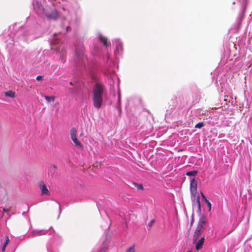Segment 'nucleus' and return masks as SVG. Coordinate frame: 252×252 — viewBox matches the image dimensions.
Wrapping results in <instances>:
<instances>
[{
    "label": "nucleus",
    "instance_id": "1",
    "mask_svg": "<svg viewBox=\"0 0 252 252\" xmlns=\"http://www.w3.org/2000/svg\"><path fill=\"white\" fill-rule=\"evenodd\" d=\"M106 90L100 83H96L93 87V104L95 108L99 109L103 102V96L105 94Z\"/></svg>",
    "mask_w": 252,
    "mask_h": 252
},
{
    "label": "nucleus",
    "instance_id": "2",
    "mask_svg": "<svg viewBox=\"0 0 252 252\" xmlns=\"http://www.w3.org/2000/svg\"><path fill=\"white\" fill-rule=\"evenodd\" d=\"M197 190V182L194 178L191 179L190 185V190L192 195V201L193 203V207L197 208V211H201V204L200 202L199 196L196 192Z\"/></svg>",
    "mask_w": 252,
    "mask_h": 252
},
{
    "label": "nucleus",
    "instance_id": "3",
    "mask_svg": "<svg viewBox=\"0 0 252 252\" xmlns=\"http://www.w3.org/2000/svg\"><path fill=\"white\" fill-rule=\"evenodd\" d=\"M33 6L34 9H37L39 12L40 11L43 10L44 12L46 17L48 19L52 20H56L59 17V14L54 8H50L49 10H47V11H44V10L42 7L41 4L37 1L33 2Z\"/></svg>",
    "mask_w": 252,
    "mask_h": 252
},
{
    "label": "nucleus",
    "instance_id": "4",
    "mask_svg": "<svg viewBox=\"0 0 252 252\" xmlns=\"http://www.w3.org/2000/svg\"><path fill=\"white\" fill-rule=\"evenodd\" d=\"M38 185L41 190V194L42 195H50V192L49 190L47 188L46 185L43 181H40L38 183Z\"/></svg>",
    "mask_w": 252,
    "mask_h": 252
},
{
    "label": "nucleus",
    "instance_id": "5",
    "mask_svg": "<svg viewBox=\"0 0 252 252\" xmlns=\"http://www.w3.org/2000/svg\"><path fill=\"white\" fill-rule=\"evenodd\" d=\"M77 130L74 127L70 129V137L76 147H79V140L77 137Z\"/></svg>",
    "mask_w": 252,
    "mask_h": 252
},
{
    "label": "nucleus",
    "instance_id": "6",
    "mask_svg": "<svg viewBox=\"0 0 252 252\" xmlns=\"http://www.w3.org/2000/svg\"><path fill=\"white\" fill-rule=\"evenodd\" d=\"M113 44H115L116 49L114 51V54L116 56L117 55L121 54L123 51V44L119 39H115L113 41Z\"/></svg>",
    "mask_w": 252,
    "mask_h": 252
},
{
    "label": "nucleus",
    "instance_id": "7",
    "mask_svg": "<svg viewBox=\"0 0 252 252\" xmlns=\"http://www.w3.org/2000/svg\"><path fill=\"white\" fill-rule=\"evenodd\" d=\"M47 230H33L31 233L29 234V237H33L39 236L42 235L46 234Z\"/></svg>",
    "mask_w": 252,
    "mask_h": 252
},
{
    "label": "nucleus",
    "instance_id": "8",
    "mask_svg": "<svg viewBox=\"0 0 252 252\" xmlns=\"http://www.w3.org/2000/svg\"><path fill=\"white\" fill-rule=\"evenodd\" d=\"M206 223V220L205 217L204 215H202L200 216L199 218L198 225L197 227L204 230L205 229V225Z\"/></svg>",
    "mask_w": 252,
    "mask_h": 252
},
{
    "label": "nucleus",
    "instance_id": "9",
    "mask_svg": "<svg viewBox=\"0 0 252 252\" xmlns=\"http://www.w3.org/2000/svg\"><path fill=\"white\" fill-rule=\"evenodd\" d=\"M205 241L204 237H202L198 242H196L195 249L196 251L201 250Z\"/></svg>",
    "mask_w": 252,
    "mask_h": 252
},
{
    "label": "nucleus",
    "instance_id": "10",
    "mask_svg": "<svg viewBox=\"0 0 252 252\" xmlns=\"http://www.w3.org/2000/svg\"><path fill=\"white\" fill-rule=\"evenodd\" d=\"M79 61V55L78 53V47L77 45H75V57L74 59V64L77 66V63Z\"/></svg>",
    "mask_w": 252,
    "mask_h": 252
},
{
    "label": "nucleus",
    "instance_id": "11",
    "mask_svg": "<svg viewBox=\"0 0 252 252\" xmlns=\"http://www.w3.org/2000/svg\"><path fill=\"white\" fill-rule=\"evenodd\" d=\"M98 38L100 41L103 42L104 46L107 47L108 43L107 42V39L105 37L103 36L101 34H99Z\"/></svg>",
    "mask_w": 252,
    "mask_h": 252
},
{
    "label": "nucleus",
    "instance_id": "12",
    "mask_svg": "<svg viewBox=\"0 0 252 252\" xmlns=\"http://www.w3.org/2000/svg\"><path fill=\"white\" fill-rule=\"evenodd\" d=\"M44 97L48 103L53 102L55 99V97L54 96H48L45 95Z\"/></svg>",
    "mask_w": 252,
    "mask_h": 252
},
{
    "label": "nucleus",
    "instance_id": "13",
    "mask_svg": "<svg viewBox=\"0 0 252 252\" xmlns=\"http://www.w3.org/2000/svg\"><path fill=\"white\" fill-rule=\"evenodd\" d=\"M5 95L7 97L13 98L15 97V93L12 91H8L5 93Z\"/></svg>",
    "mask_w": 252,
    "mask_h": 252
},
{
    "label": "nucleus",
    "instance_id": "14",
    "mask_svg": "<svg viewBox=\"0 0 252 252\" xmlns=\"http://www.w3.org/2000/svg\"><path fill=\"white\" fill-rule=\"evenodd\" d=\"M240 1L242 4V8L244 12L248 3V0H240Z\"/></svg>",
    "mask_w": 252,
    "mask_h": 252
},
{
    "label": "nucleus",
    "instance_id": "15",
    "mask_svg": "<svg viewBox=\"0 0 252 252\" xmlns=\"http://www.w3.org/2000/svg\"><path fill=\"white\" fill-rule=\"evenodd\" d=\"M197 174V171L193 170L191 171L188 172L186 173V175L188 176H195Z\"/></svg>",
    "mask_w": 252,
    "mask_h": 252
},
{
    "label": "nucleus",
    "instance_id": "16",
    "mask_svg": "<svg viewBox=\"0 0 252 252\" xmlns=\"http://www.w3.org/2000/svg\"><path fill=\"white\" fill-rule=\"evenodd\" d=\"M200 235V234L194 232V235L193 236V238H192L193 243L194 244L197 241V240L199 238Z\"/></svg>",
    "mask_w": 252,
    "mask_h": 252
},
{
    "label": "nucleus",
    "instance_id": "17",
    "mask_svg": "<svg viewBox=\"0 0 252 252\" xmlns=\"http://www.w3.org/2000/svg\"><path fill=\"white\" fill-rule=\"evenodd\" d=\"M94 51L95 52L94 54H96V53H97L99 51V50H100V46L99 45H97L96 44L94 45Z\"/></svg>",
    "mask_w": 252,
    "mask_h": 252
},
{
    "label": "nucleus",
    "instance_id": "18",
    "mask_svg": "<svg viewBox=\"0 0 252 252\" xmlns=\"http://www.w3.org/2000/svg\"><path fill=\"white\" fill-rule=\"evenodd\" d=\"M204 126L203 122H199L195 126V128H200Z\"/></svg>",
    "mask_w": 252,
    "mask_h": 252
},
{
    "label": "nucleus",
    "instance_id": "19",
    "mask_svg": "<svg viewBox=\"0 0 252 252\" xmlns=\"http://www.w3.org/2000/svg\"><path fill=\"white\" fill-rule=\"evenodd\" d=\"M126 252H135L134 246L133 245L129 248Z\"/></svg>",
    "mask_w": 252,
    "mask_h": 252
},
{
    "label": "nucleus",
    "instance_id": "20",
    "mask_svg": "<svg viewBox=\"0 0 252 252\" xmlns=\"http://www.w3.org/2000/svg\"><path fill=\"white\" fill-rule=\"evenodd\" d=\"M203 229L199 228L198 227H196V230L195 231V232L198 233L201 235V234L203 232Z\"/></svg>",
    "mask_w": 252,
    "mask_h": 252
},
{
    "label": "nucleus",
    "instance_id": "21",
    "mask_svg": "<svg viewBox=\"0 0 252 252\" xmlns=\"http://www.w3.org/2000/svg\"><path fill=\"white\" fill-rule=\"evenodd\" d=\"M107 250V247L105 246H103L98 252H106Z\"/></svg>",
    "mask_w": 252,
    "mask_h": 252
},
{
    "label": "nucleus",
    "instance_id": "22",
    "mask_svg": "<svg viewBox=\"0 0 252 252\" xmlns=\"http://www.w3.org/2000/svg\"><path fill=\"white\" fill-rule=\"evenodd\" d=\"M135 187H136L138 189H142L143 186L141 184H135Z\"/></svg>",
    "mask_w": 252,
    "mask_h": 252
},
{
    "label": "nucleus",
    "instance_id": "23",
    "mask_svg": "<svg viewBox=\"0 0 252 252\" xmlns=\"http://www.w3.org/2000/svg\"><path fill=\"white\" fill-rule=\"evenodd\" d=\"M206 204H207V206L208 208V209H209V211H210L211 209V203L209 201H206Z\"/></svg>",
    "mask_w": 252,
    "mask_h": 252
},
{
    "label": "nucleus",
    "instance_id": "24",
    "mask_svg": "<svg viewBox=\"0 0 252 252\" xmlns=\"http://www.w3.org/2000/svg\"><path fill=\"white\" fill-rule=\"evenodd\" d=\"M79 56H80V61L81 60V59L82 60V62L83 63L85 64V63H84V59H86V58L83 55H81V52L80 51V54H79Z\"/></svg>",
    "mask_w": 252,
    "mask_h": 252
},
{
    "label": "nucleus",
    "instance_id": "25",
    "mask_svg": "<svg viewBox=\"0 0 252 252\" xmlns=\"http://www.w3.org/2000/svg\"><path fill=\"white\" fill-rule=\"evenodd\" d=\"M9 242V239L8 237H6L5 242L3 244L4 245L7 246Z\"/></svg>",
    "mask_w": 252,
    "mask_h": 252
},
{
    "label": "nucleus",
    "instance_id": "26",
    "mask_svg": "<svg viewBox=\"0 0 252 252\" xmlns=\"http://www.w3.org/2000/svg\"><path fill=\"white\" fill-rule=\"evenodd\" d=\"M118 105H121V95L120 93H118Z\"/></svg>",
    "mask_w": 252,
    "mask_h": 252
},
{
    "label": "nucleus",
    "instance_id": "27",
    "mask_svg": "<svg viewBox=\"0 0 252 252\" xmlns=\"http://www.w3.org/2000/svg\"><path fill=\"white\" fill-rule=\"evenodd\" d=\"M29 32H28V31L25 32L24 33V36H25L26 38H28V37L29 36Z\"/></svg>",
    "mask_w": 252,
    "mask_h": 252
},
{
    "label": "nucleus",
    "instance_id": "28",
    "mask_svg": "<svg viewBox=\"0 0 252 252\" xmlns=\"http://www.w3.org/2000/svg\"><path fill=\"white\" fill-rule=\"evenodd\" d=\"M201 195H202V198H203L204 201L205 203H206V201H209L207 198L206 197H205V196L203 194V193H201Z\"/></svg>",
    "mask_w": 252,
    "mask_h": 252
},
{
    "label": "nucleus",
    "instance_id": "29",
    "mask_svg": "<svg viewBox=\"0 0 252 252\" xmlns=\"http://www.w3.org/2000/svg\"><path fill=\"white\" fill-rule=\"evenodd\" d=\"M154 221H155L154 220H151V221L148 224V226L149 227H151L152 226L153 224L154 223Z\"/></svg>",
    "mask_w": 252,
    "mask_h": 252
},
{
    "label": "nucleus",
    "instance_id": "30",
    "mask_svg": "<svg viewBox=\"0 0 252 252\" xmlns=\"http://www.w3.org/2000/svg\"><path fill=\"white\" fill-rule=\"evenodd\" d=\"M43 76H41V75H39L38 76L36 77V79L37 80V81H39L42 78Z\"/></svg>",
    "mask_w": 252,
    "mask_h": 252
},
{
    "label": "nucleus",
    "instance_id": "31",
    "mask_svg": "<svg viewBox=\"0 0 252 252\" xmlns=\"http://www.w3.org/2000/svg\"><path fill=\"white\" fill-rule=\"evenodd\" d=\"M6 246H6V245H3V246L2 247V249H1V251L2 252H4L5 251Z\"/></svg>",
    "mask_w": 252,
    "mask_h": 252
},
{
    "label": "nucleus",
    "instance_id": "32",
    "mask_svg": "<svg viewBox=\"0 0 252 252\" xmlns=\"http://www.w3.org/2000/svg\"><path fill=\"white\" fill-rule=\"evenodd\" d=\"M117 109H118V110L119 111V113H121V105H118V107H117Z\"/></svg>",
    "mask_w": 252,
    "mask_h": 252
},
{
    "label": "nucleus",
    "instance_id": "33",
    "mask_svg": "<svg viewBox=\"0 0 252 252\" xmlns=\"http://www.w3.org/2000/svg\"><path fill=\"white\" fill-rule=\"evenodd\" d=\"M3 211L5 212H8L9 211V209L6 208H3Z\"/></svg>",
    "mask_w": 252,
    "mask_h": 252
},
{
    "label": "nucleus",
    "instance_id": "34",
    "mask_svg": "<svg viewBox=\"0 0 252 252\" xmlns=\"http://www.w3.org/2000/svg\"><path fill=\"white\" fill-rule=\"evenodd\" d=\"M61 61L63 62H64V59L63 58V56H61Z\"/></svg>",
    "mask_w": 252,
    "mask_h": 252
},
{
    "label": "nucleus",
    "instance_id": "35",
    "mask_svg": "<svg viewBox=\"0 0 252 252\" xmlns=\"http://www.w3.org/2000/svg\"><path fill=\"white\" fill-rule=\"evenodd\" d=\"M69 29H70V27L69 26L66 27V31H68L69 30Z\"/></svg>",
    "mask_w": 252,
    "mask_h": 252
},
{
    "label": "nucleus",
    "instance_id": "36",
    "mask_svg": "<svg viewBox=\"0 0 252 252\" xmlns=\"http://www.w3.org/2000/svg\"><path fill=\"white\" fill-rule=\"evenodd\" d=\"M107 60H109V59H110V56L109 55H107Z\"/></svg>",
    "mask_w": 252,
    "mask_h": 252
},
{
    "label": "nucleus",
    "instance_id": "37",
    "mask_svg": "<svg viewBox=\"0 0 252 252\" xmlns=\"http://www.w3.org/2000/svg\"><path fill=\"white\" fill-rule=\"evenodd\" d=\"M61 208L60 207V213H61Z\"/></svg>",
    "mask_w": 252,
    "mask_h": 252
},
{
    "label": "nucleus",
    "instance_id": "38",
    "mask_svg": "<svg viewBox=\"0 0 252 252\" xmlns=\"http://www.w3.org/2000/svg\"><path fill=\"white\" fill-rule=\"evenodd\" d=\"M33 38H34V37H31L30 39H32Z\"/></svg>",
    "mask_w": 252,
    "mask_h": 252
},
{
    "label": "nucleus",
    "instance_id": "39",
    "mask_svg": "<svg viewBox=\"0 0 252 252\" xmlns=\"http://www.w3.org/2000/svg\"><path fill=\"white\" fill-rule=\"evenodd\" d=\"M54 35H55V36H56V34H54ZM55 38H56V37H55Z\"/></svg>",
    "mask_w": 252,
    "mask_h": 252
},
{
    "label": "nucleus",
    "instance_id": "40",
    "mask_svg": "<svg viewBox=\"0 0 252 252\" xmlns=\"http://www.w3.org/2000/svg\"><path fill=\"white\" fill-rule=\"evenodd\" d=\"M79 146H80V148L81 147V144L80 143L79 144Z\"/></svg>",
    "mask_w": 252,
    "mask_h": 252
}]
</instances>
